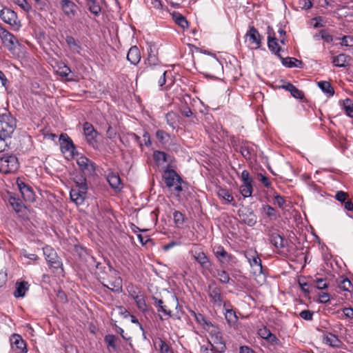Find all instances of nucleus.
<instances>
[{"label": "nucleus", "instance_id": "50", "mask_svg": "<svg viewBox=\"0 0 353 353\" xmlns=\"http://www.w3.org/2000/svg\"><path fill=\"white\" fill-rule=\"evenodd\" d=\"M168 123L173 128H175L176 123V114L174 112H168L166 115Z\"/></svg>", "mask_w": 353, "mask_h": 353}, {"label": "nucleus", "instance_id": "11", "mask_svg": "<svg viewBox=\"0 0 353 353\" xmlns=\"http://www.w3.org/2000/svg\"><path fill=\"white\" fill-rule=\"evenodd\" d=\"M17 185L26 201L33 202L35 200V194L32 188L21 179H17Z\"/></svg>", "mask_w": 353, "mask_h": 353}, {"label": "nucleus", "instance_id": "15", "mask_svg": "<svg viewBox=\"0 0 353 353\" xmlns=\"http://www.w3.org/2000/svg\"><path fill=\"white\" fill-rule=\"evenodd\" d=\"M77 163L84 174H91L95 170L93 163L85 156L79 157Z\"/></svg>", "mask_w": 353, "mask_h": 353}, {"label": "nucleus", "instance_id": "4", "mask_svg": "<svg viewBox=\"0 0 353 353\" xmlns=\"http://www.w3.org/2000/svg\"><path fill=\"white\" fill-rule=\"evenodd\" d=\"M204 329L211 335V341L219 345L217 347V350H220L221 352H224L225 350V345L223 343L219 328L210 322L208 324H207V326H205Z\"/></svg>", "mask_w": 353, "mask_h": 353}, {"label": "nucleus", "instance_id": "24", "mask_svg": "<svg viewBox=\"0 0 353 353\" xmlns=\"http://www.w3.org/2000/svg\"><path fill=\"white\" fill-rule=\"evenodd\" d=\"M176 176V172L174 170L170 169L169 167H168V168L164 171L163 174V179L168 188H171L172 187L174 186V179Z\"/></svg>", "mask_w": 353, "mask_h": 353}, {"label": "nucleus", "instance_id": "55", "mask_svg": "<svg viewBox=\"0 0 353 353\" xmlns=\"http://www.w3.org/2000/svg\"><path fill=\"white\" fill-rule=\"evenodd\" d=\"M299 316L306 321H311L313 316V312L310 310H303L300 312Z\"/></svg>", "mask_w": 353, "mask_h": 353}, {"label": "nucleus", "instance_id": "48", "mask_svg": "<svg viewBox=\"0 0 353 353\" xmlns=\"http://www.w3.org/2000/svg\"><path fill=\"white\" fill-rule=\"evenodd\" d=\"M194 315L196 322L202 325L203 328H205V326H207V324L210 322L208 321L201 314L194 313Z\"/></svg>", "mask_w": 353, "mask_h": 353}, {"label": "nucleus", "instance_id": "6", "mask_svg": "<svg viewBox=\"0 0 353 353\" xmlns=\"http://www.w3.org/2000/svg\"><path fill=\"white\" fill-rule=\"evenodd\" d=\"M241 179L243 182L240 186V192L244 198L250 197L252 194V179L248 170H244L241 172Z\"/></svg>", "mask_w": 353, "mask_h": 353}, {"label": "nucleus", "instance_id": "46", "mask_svg": "<svg viewBox=\"0 0 353 353\" xmlns=\"http://www.w3.org/2000/svg\"><path fill=\"white\" fill-rule=\"evenodd\" d=\"M127 290L130 296L133 299H134V297H136V296H139L142 293L137 287L134 286L132 285H128Z\"/></svg>", "mask_w": 353, "mask_h": 353}, {"label": "nucleus", "instance_id": "49", "mask_svg": "<svg viewBox=\"0 0 353 353\" xmlns=\"http://www.w3.org/2000/svg\"><path fill=\"white\" fill-rule=\"evenodd\" d=\"M13 1L26 12H29L31 9V6L26 0H13Z\"/></svg>", "mask_w": 353, "mask_h": 353}, {"label": "nucleus", "instance_id": "58", "mask_svg": "<svg viewBox=\"0 0 353 353\" xmlns=\"http://www.w3.org/2000/svg\"><path fill=\"white\" fill-rule=\"evenodd\" d=\"M319 34L322 39L325 41L330 43L332 41V37L326 30H321Z\"/></svg>", "mask_w": 353, "mask_h": 353}, {"label": "nucleus", "instance_id": "29", "mask_svg": "<svg viewBox=\"0 0 353 353\" xmlns=\"http://www.w3.org/2000/svg\"><path fill=\"white\" fill-rule=\"evenodd\" d=\"M219 345L214 344L212 341H208L206 344L202 345L201 346V353H217L221 352L220 350H217V347Z\"/></svg>", "mask_w": 353, "mask_h": 353}, {"label": "nucleus", "instance_id": "7", "mask_svg": "<svg viewBox=\"0 0 353 353\" xmlns=\"http://www.w3.org/2000/svg\"><path fill=\"white\" fill-rule=\"evenodd\" d=\"M83 132L88 145L94 149H97L99 147L97 140L98 132L94 130L93 125L89 122L84 123Z\"/></svg>", "mask_w": 353, "mask_h": 353}, {"label": "nucleus", "instance_id": "13", "mask_svg": "<svg viewBox=\"0 0 353 353\" xmlns=\"http://www.w3.org/2000/svg\"><path fill=\"white\" fill-rule=\"evenodd\" d=\"M54 72L63 81H77L79 76L70 70V68H52Z\"/></svg>", "mask_w": 353, "mask_h": 353}, {"label": "nucleus", "instance_id": "31", "mask_svg": "<svg viewBox=\"0 0 353 353\" xmlns=\"http://www.w3.org/2000/svg\"><path fill=\"white\" fill-rule=\"evenodd\" d=\"M318 86L328 97H332L334 95V90L329 82L325 81H319Z\"/></svg>", "mask_w": 353, "mask_h": 353}, {"label": "nucleus", "instance_id": "8", "mask_svg": "<svg viewBox=\"0 0 353 353\" xmlns=\"http://www.w3.org/2000/svg\"><path fill=\"white\" fill-rule=\"evenodd\" d=\"M245 257L250 263L254 274L262 272L261 260L255 250H250L245 252Z\"/></svg>", "mask_w": 353, "mask_h": 353}, {"label": "nucleus", "instance_id": "12", "mask_svg": "<svg viewBox=\"0 0 353 353\" xmlns=\"http://www.w3.org/2000/svg\"><path fill=\"white\" fill-rule=\"evenodd\" d=\"M60 7L64 14L72 19L77 13L78 6L71 0H61L59 2Z\"/></svg>", "mask_w": 353, "mask_h": 353}, {"label": "nucleus", "instance_id": "37", "mask_svg": "<svg viewBox=\"0 0 353 353\" xmlns=\"http://www.w3.org/2000/svg\"><path fill=\"white\" fill-rule=\"evenodd\" d=\"M75 185L73 187L74 188H84L85 190H88V185L86 183V179L84 176H76L74 178Z\"/></svg>", "mask_w": 353, "mask_h": 353}, {"label": "nucleus", "instance_id": "28", "mask_svg": "<svg viewBox=\"0 0 353 353\" xmlns=\"http://www.w3.org/2000/svg\"><path fill=\"white\" fill-rule=\"evenodd\" d=\"M350 60V57L344 54H340L334 58L333 64L334 66H347L350 64L349 63Z\"/></svg>", "mask_w": 353, "mask_h": 353}, {"label": "nucleus", "instance_id": "60", "mask_svg": "<svg viewBox=\"0 0 353 353\" xmlns=\"http://www.w3.org/2000/svg\"><path fill=\"white\" fill-rule=\"evenodd\" d=\"M160 351L161 353H173L168 346V345L163 341H160Z\"/></svg>", "mask_w": 353, "mask_h": 353}, {"label": "nucleus", "instance_id": "26", "mask_svg": "<svg viewBox=\"0 0 353 353\" xmlns=\"http://www.w3.org/2000/svg\"><path fill=\"white\" fill-rule=\"evenodd\" d=\"M29 289V284L27 281H21L16 283V290L14 292V296L16 298L24 297L26 292Z\"/></svg>", "mask_w": 353, "mask_h": 353}, {"label": "nucleus", "instance_id": "9", "mask_svg": "<svg viewBox=\"0 0 353 353\" xmlns=\"http://www.w3.org/2000/svg\"><path fill=\"white\" fill-rule=\"evenodd\" d=\"M245 41L252 49H257L261 46V37L258 30L253 26L245 34Z\"/></svg>", "mask_w": 353, "mask_h": 353}, {"label": "nucleus", "instance_id": "45", "mask_svg": "<svg viewBox=\"0 0 353 353\" xmlns=\"http://www.w3.org/2000/svg\"><path fill=\"white\" fill-rule=\"evenodd\" d=\"M194 258L197 262H199L202 266H205L209 263L208 259L205 254L203 252L196 253L194 255Z\"/></svg>", "mask_w": 353, "mask_h": 353}, {"label": "nucleus", "instance_id": "64", "mask_svg": "<svg viewBox=\"0 0 353 353\" xmlns=\"http://www.w3.org/2000/svg\"><path fill=\"white\" fill-rule=\"evenodd\" d=\"M117 135L116 131L111 127L109 126L106 131V136L108 139H114Z\"/></svg>", "mask_w": 353, "mask_h": 353}, {"label": "nucleus", "instance_id": "14", "mask_svg": "<svg viewBox=\"0 0 353 353\" xmlns=\"http://www.w3.org/2000/svg\"><path fill=\"white\" fill-rule=\"evenodd\" d=\"M209 296L211 301L216 306H221L223 299L221 296V288H219L215 283H212L209 285Z\"/></svg>", "mask_w": 353, "mask_h": 353}, {"label": "nucleus", "instance_id": "18", "mask_svg": "<svg viewBox=\"0 0 353 353\" xmlns=\"http://www.w3.org/2000/svg\"><path fill=\"white\" fill-rule=\"evenodd\" d=\"M0 17L5 23L10 26L17 25V15L9 8H5L1 10Z\"/></svg>", "mask_w": 353, "mask_h": 353}, {"label": "nucleus", "instance_id": "21", "mask_svg": "<svg viewBox=\"0 0 353 353\" xmlns=\"http://www.w3.org/2000/svg\"><path fill=\"white\" fill-rule=\"evenodd\" d=\"M65 42L71 52L81 54L83 47L78 39H74L72 36L67 35L65 37Z\"/></svg>", "mask_w": 353, "mask_h": 353}, {"label": "nucleus", "instance_id": "53", "mask_svg": "<svg viewBox=\"0 0 353 353\" xmlns=\"http://www.w3.org/2000/svg\"><path fill=\"white\" fill-rule=\"evenodd\" d=\"M347 196V193L341 190L337 191L335 194V199L341 203L345 202Z\"/></svg>", "mask_w": 353, "mask_h": 353}, {"label": "nucleus", "instance_id": "63", "mask_svg": "<svg viewBox=\"0 0 353 353\" xmlns=\"http://www.w3.org/2000/svg\"><path fill=\"white\" fill-rule=\"evenodd\" d=\"M300 6L303 9H310L312 6V3L310 0H300Z\"/></svg>", "mask_w": 353, "mask_h": 353}, {"label": "nucleus", "instance_id": "34", "mask_svg": "<svg viewBox=\"0 0 353 353\" xmlns=\"http://www.w3.org/2000/svg\"><path fill=\"white\" fill-rule=\"evenodd\" d=\"M88 7L89 10L95 16H98L101 12V7L97 3V0H85Z\"/></svg>", "mask_w": 353, "mask_h": 353}, {"label": "nucleus", "instance_id": "3", "mask_svg": "<svg viewBox=\"0 0 353 353\" xmlns=\"http://www.w3.org/2000/svg\"><path fill=\"white\" fill-rule=\"evenodd\" d=\"M19 168L18 159L13 154H3L0 156V172L8 174L17 170Z\"/></svg>", "mask_w": 353, "mask_h": 353}, {"label": "nucleus", "instance_id": "2", "mask_svg": "<svg viewBox=\"0 0 353 353\" xmlns=\"http://www.w3.org/2000/svg\"><path fill=\"white\" fill-rule=\"evenodd\" d=\"M277 39L275 37V33L272 28L268 27V46L270 50L278 56L281 59V63L284 66H298L301 63V61L292 58H283L281 54V47L279 46Z\"/></svg>", "mask_w": 353, "mask_h": 353}, {"label": "nucleus", "instance_id": "10", "mask_svg": "<svg viewBox=\"0 0 353 353\" xmlns=\"http://www.w3.org/2000/svg\"><path fill=\"white\" fill-rule=\"evenodd\" d=\"M0 37L3 45L9 50H14L19 44L17 39L12 34L6 30L5 29H1Z\"/></svg>", "mask_w": 353, "mask_h": 353}, {"label": "nucleus", "instance_id": "44", "mask_svg": "<svg viewBox=\"0 0 353 353\" xmlns=\"http://www.w3.org/2000/svg\"><path fill=\"white\" fill-rule=\"evenodd\" d=\"M153 158L157 164H161L166 161V154L161 151H154Z\"/></svg>", "mask_w": 353, "mask_h": 353}, {"label": "nucleus", "instance_id": "41", "mask_svg": "<svg viewBox=\"0 0 353 353\" xmlns=\"http://www.w3.org/2000/svg\"><path fill=\"white\" fill-rule=\"evenodd\" d=\"M263 212L271 219L276 220L278 218V214L276 210L270 205H266L263 207Z\"/></svg>", "mask_w": 353, "mask_h": 353}, {"label": "nucleus", "instance_id": "32", "mask_svg": "<svg viewBox=\"0 0 353 353\" xmlns=\"http://www.w3.org/2000/svg\"><path fill=\"white\" fill-rule=\"evenodd\" d=\"M225 320L230 326H234L238 321V317L232 310L226 309L224 313Z\"/></svg>", "mask_w": 353, "mask_h": 353}, {"label": "nucleus", "instance_id": "27", "mask_svg": "<svg viewBox=\"0 0 353 353\" xmlns=\"http://www.w3.org/2000/svg\"><path fill=\"white\" fill-rule=\"evenodd\" d=\"M107 180L110 185L114 190H121V179L119 175L114 173L109 174Z\"/></svg>", "mask_w": 353, "mask_h": 353}, {"label": "nucleus", "instance_id": "54", "mask_svg": "<svg viewBox=\"0 0 353 353\" xmlns=\"http://www.w3.org/2000/svg\"><path fill=\"white\" fill-rule=\"evenodd\" d=\"M316 287L319 290H323L326 289L328 286V283H327L326 280L324 279H317L316 281Z\"/></svg>", "mask_w": 353, "mask_h": 353}, {"label": "nucleus", "instance_id": "59", "mask_svg": "<svg viewBox=\"0 0 353 353\" xmlns=\"http://www.w3.org/2000/svg\"><path fill=\"white\" fill-rule=\"evenodd\" d=\"M319 303H326L330 301V295L326 292H321L319 294Z\"/></svg>", "mask_w": 353, "mask_h": 353}, {"label": "nucleus", "instance_id": "5", "mask_svg": "<svg viewBox=\"0 0 353 353\" xmlns=\"http://www.w3.org/2000/svg\"><path fill=\"white\" fill-rule=\"evenodd\" d=\"M43 254L50 268L55 270L62 269V263L56 252L50 246L43 248Z\"/></svg>", "mask_w": 353, "mask_h": 353}, {"label": "nucleus", "instance_id": "62", "mask_svg": "<svg viewBox=\"0 0 353 353\" xmlns=\"http://www.w3.org/2000/svg\"><path fill=\"white\" fill-rule=\"evenodd\" d=\"M259 180L266 187L269 188L271 183L268 177L263 175L262 174H259Z\"/></svg>", "mask_w": 353, "mask_h": 353}, {"label": "nucleus", "instance_id": "38", "mask_svg": "<svg viewBox=\"0 0 353 353\" xmlns=\"http://www.w3.org/2000/svg\"><path fill=\"white\" fill-rule=\"evenodd\" d=\"M104 285L115 292H120L122 290V281L121 278L116 279L113 282H110V285Z\"/></svg>", "mask_w": 353, "mask_h": 353}, {"label": "nucleus", "instance_id": "20", "mask_svg": "<svg viewBox=\"0 0 353 353\" xmlns=\"http://www.w3.org/2000/svg\"><path fill=\"white\" fill-rule=\"evenodd\" d=\"M213 251L216 257L221 263H228L232 259V255L228 254L221 245L215 246Z\"/></svg>", "mask_w": 353, "mask_h": 353}, {"label": "nucleus", "instance_id": "42", "mask_svg": "<svg viewBox=\"0 0 353 353\" xmlns=\"http://www.w3.org/2000/svg\"><path fill=\"white\" fill-rule=\"evenodd\" d=\"M137 307L141 311H145L147 310V305L144 299L143 294L141 293L139 296H136L134 299Z\"/></svg>", "mask_w": 353, "mask_h": 353}, {"label": "nucleus", "instance_id": "56", "mask_svg": "<svg viewBox=\"0 0 353 353\" xmlns=\"http://www.w3.org/2000/svg\"><path fill=\"white\" fill-rule=\"evenodd\" d=\"M290 93L296 99H302L304 97L303 92L299 90L295 86L292 89Z\"/></svg>", "mask_w": 353, "mask_h": 353}, {"label": "nucleus", "instance_id": "47", "mask_svg": "<svg viewBox=\"0 0 353 353\" xmlns=\"http://www.w3.org/2000/svg\"><path fill=\"white\" fill-rule=\"evenodd\" d=\"M243 221L248 225L253 226L256 223V217L252 212H250L247 217L243 219Z\"/></svg>", "mask_w": 353, "mask_h": 353}, {"label": "nucleus", "instance_id": "51", "mask_svg": "<svg viewBox=\"0 0 353 353\" xmlns=\"http://www.w3.org/2000/svg\"><path fill=\"white\" fill-rule=\"evenodd\" d=\"M116 339L117 338L114 335L108 334L105 336V341L106 342V343L108 344V346L114 349L116 347V345H115Z\"/></svg>", "mask_w": 353, "mask_h": 353}, {"label": "nucleus", "instance_id": "22", "mask_svg": "<svg viewBox=\"0 0 353 353\" xmlns=\"http://www.w3.org/2000/svg\"><path fill=\"white\" fill-rule=\"evenodd\" d=\"M154 305L157 307V312L161 319H168L171 316V311L163 305V302L161 299L154 297Z\"/></svg>", "mask_w": 353, "mask_h": 353}, {"label": "nucleus", "instance_id": "52", "mask_svg": "<svg viewBox=\"0 0 353 353\" xmlns=\"http://www.w3.org/2000/svg\"><path fill=\"white\" fill-rule=\"evenodd\" d=\"M340 43L343 46H353V37L351 36H344L341 38Z\"/></svg>", "mask_w": 353, "mask_h": 353}, {"label": "nucleus", "instance_id": "16", "mask_svg": "<svg viewBox=\"0 0 353 353\" xmlns=\"http://www.w3.org/2000/svg\"><path fill=\"white\" fill-rule=\"evenodd\" d=\"M10 344L12 349L17 353H26L28 351L25 341L19 334H15L11 336Z\"/></svg>", "mask_w": 353, "mask_h": 353}, {"label": "nucleus", "instance_id": "17", "mask_svg": "<svg viewBox=\"0 0 353 353\" xmlns=\"http://www.w3.org/2000/svg\"><path fill=\"white\" fill-rule=\"evenodd\" d=\"M61 148L63 153L69 152L71 156L74 155L75 146L70 138L66 134H61L60 137Z\"/></svg>", "mask_w": 353, "mask_h": 353}, {"label": "nucleus", "instance_id": "23", "mask_svg": "<svg viewBox=\"0 0 353 353\" xmlns=\"http://www.w3.org/2000/svg\"><path fill=\"white\" fill-rule=\"evenodd\" d=\"M127 59L132 65H137L141 60V53L137 46H132L128 50Z\"/></svg>", "mask_w": 353, "mask_h": 353}, {"label": "nucleus", "instance_id": "33", "mask_svg": "<svg viewBox=\"0 0 353 353\" xmlns=\"http://www.w3.org/2000/svg\"><path fill=\"white\" fill-rule=\"evenodd\" d=\"M342 106L345 114L348 117L353 118V101L350 99H345L342 101Z\"/></svg>", "mask_w": 353, "mask_h": 353}, {"label": "nucleus", "instance_id": "61", "mask_svg": "<svg viewBox=\"0 0 353 353\" xmlns=\"http://www.w3.org/2000/svg\"><path fill=\"white\" fill-rule=\"evenodd\" d=\"M275 203L281 208H283L285 203V199L281 195H276L274 196Z\"/></svg>", "mask_w": 353, "mask_h": 353}, {"label": "nucleus", "instance_id": "40", "mask_svg": "<svg viewBox=\"0 0 353 353\" xmlns=\"http://www.w3.org/2000/svg\"><path fill=\"white\" fill-rule=\"evenodd\" d=\"M217 195L228 203H231L234 200L232 195L225 189L220 188L217 191Z\"/></svg>", "mask_w": 353, "mask_h": 353}, {"label": "nucleus", "instance_id": "19", "mask_svg": "<svg viewBox=\"0 0 353 353\" xmlns=\"http://www.w3.org/2000/svg\"><path fill=\"white\" fill-rule=\"evenodd\" d=\"M88 190H85L84 188H72L70 191V196L71 200L74 202L77 205L82 204L85 199V196Z\"/></svg>", "mask_w": 353, "mask_h": 353}, {"label": "nucleus", "instance_id": "39", "mask_svg": "<svg viewBox=\"0 0 353 353\" xmlns=\"http://www.w3.org/2000/svg\"><path fill=\"white\" fill-rule=\"evenodd\" d=\"M150 52L148 57V66H157L159 64V59L155 53V51L150 47Z\"/></svg>", "mask_w": 353, "mask_h": 353}, {"label": "nucleus", "instance_id": "36", "mask_svg": "<svg viewBox=\"0 0 353 353\" xmlns=\"http://www.w3.org/2000/svg\"><path fill=\"white\" fill-rule=\"evenodd\" d=\"M9 203L12 207V208L17 212H21L22 210L24 208L23 203L21 202V201L16 197L10 196L9 199Z\"/></svg>", "mask_w": 353, "mask_h": 353}, {"label": "nucleus", "instance_id": "35", "mask_svg": "<svg viewBox=\"0 0 353 353\" xmlns=\"http://www.w3.org/2000/svg\"><path fill=\"white\" fill-rule=\"evenodd\" d=\"M178 26L181 27L187 33H194V30H189V22L181 14L178 13Z\"/></svg>", "mask_w": 353, "mask_h": 353}, {"label": "nucleus", "instance_id": "25", "mask_svg": "<svg viewBox=\"0 0 353 353\" xmlns=\"http://www.w3.org/2000/svg\"><path fill=\"white\" fill-rule=\"evenodd\" d=\"M270 242L278 250L283 249L287 243V241L277 233L271 234Z\"/></svg>", "mask_w": 353, "mask_h": 353}, {"label": "nucleus", "instance_id": "30", "mask_svg": "<svg viewBox=\"0 0 353 353\" xmlns=\"http://www.w3.org/2000/svg\"><path fill=\"white\" fill-rule=\"evenodd\" d=\"M325 343L333 347H339L341 344V341L339 339V338L331 333H328L324 337Z\"/></svg>", "mask_w": 353, "mask_h": 353}, {"label": "nucleus", "instance_id": "43", "mask_svg": "<svg viewBox=\"0 0 353 353\" xmlns=\"http://www.w3.org/2000/svg\"><path fill=\"white\" fill-rule=\"evenodd\" d=\"M216 277L221 283L224 284L228 283L230 280L229 274L225 270H217Z\"/></svg>", "mask_w": 353, "mask_h": 353}, {"label": "nucleus", "instance_id": "1", "mask_svg": "<svg viewBox=\"0 0 353 353\" xmlns=\"http://www.w3.org/2000/svg\"><path fill=\"white\" fill-rule=\"evenodd\" d=\"M16 120L9 112L0 115V152L8 146L7 139L11 137L16 128Z\"/></svg>", "mask_w": 353, "mask_h": 353}, {"label": "nucleus", "instance_id": "57", "mask_svg": "<svg viewBox=\"0 0 353 353\" xmlns=\"http://www.w3.org/2000/svg\"><path fill=\"white\" fill-rule=\"evenodd\" d=\"M352 284L350 281L348 279H344L341 281V283L339 284V288L345 291H350V288L351 287Z\"/></svg>", "mask_w": 353, "mask_h": 353}]
</instances>
